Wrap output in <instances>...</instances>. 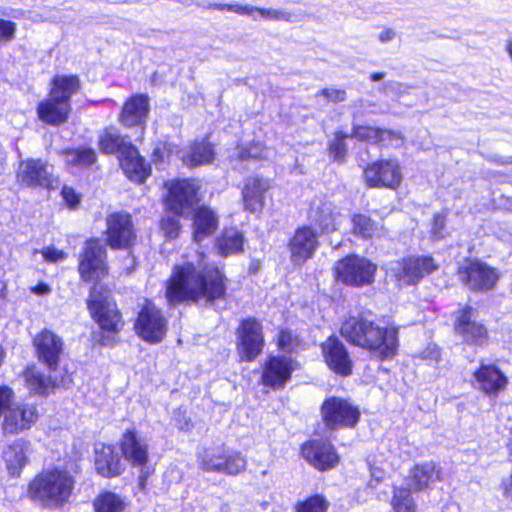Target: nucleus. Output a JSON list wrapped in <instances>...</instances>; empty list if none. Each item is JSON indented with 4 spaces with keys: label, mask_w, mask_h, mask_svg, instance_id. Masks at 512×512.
<instances>
[{
    "label": "nucleus",
    "mask_w": 512,
    "mask_h": 512,
    "mask_svg": "<svg viewBox=\"0 0 512 512\" xmlns=\"http://www.w3.org/2000/svg\"><path fill=\"white\" fill-rule=\"evenodd\" d=\"M228 283L223 268L211 264L197 270L194 263L186 262L174 266L165 282V298L170 306L200 300L215 304L227 299Z\"/></svg>",
    "instance_id": "1"
},
{
    "label": "nucleus",
    "mask_w": 512,
    "mask_h": 512,
    "mask_svg": "<svg viewBox=\"0 0 512 512\" xmlns=\"http://www.w3.org/2000/svg\"><path fill=\"white\" fill-rule=\"evenodd\" d=\"M161 205L164 215L158 221V228L167 241H173L183 232L182 218L202 201V182L196 177H175L162 184Z\"/></svg>",
    "instance_id": "2"
},
{
    "label": "nucleus",
    "mask_w": 512,
    "mask_h": 512,
    "mask_svg": "<svg viewBox=\"0 0 512 512\" xmlns=\"http://www.w3.org/2000/svg\"><path fill=\"white\" fill-rule=\"evenodd\" d=\"M82 89L77 74H57L50 80L47 96L36 106L38 120L45 126L60 127L72 114V97Z\"/></svg>",
    "instance_id": "3"
},
{
    "label": "nucleus",
    "mask_w": 512,
    "mask_h": 512,
    "mask_svg": "<svg viewBox=\"0 0 512 512\" xmlns=\"http://www.w3.org/2000/svg\"><path fill=\"white\" fill-rule=\"evenodd\" d=\"M75 483V477L69 471L59 468L48 469L30 482L27 495L44 508H61L68 503Z\"/></svg>",
    "instance_id": "4"
},
{
    "label": "nucleus",
    "mask_w": 512,
    "mask_h": 512,
    "mask_svg": "<svg viewBox=\"0 0 512 512\" xmlns=\"http://www.w3.org/2000/svg\"><path fill=\"white\" fill-rule=\"evenodd\" d=\"M455 275L469 291L485 293L497 286L501 273L496 267L479 258L466 257L457 266Z\"/></svg>",
    "instance_id": "5"
},
{
    "label": "nucleus",
    "mask_w": 512,
    "mask_h": 512,
    "mask_svg": "<svg viewBox=\"0 0 512 512\" xmlns=\"http://www.w3.org/2000/svg\"><path fill=\"white\" fill-rule=\"evenodd\" d=\"M104 246L113 251H132L138 242L133 217L126 211H114L105 219Z\"/></svg>",
    "instance_id": "6"
},
{
    "label": "nucleus",
    "mask_w": 512,
    "mask_h": 512,
    "mask_svg": "<svg viewBox=\"0 0 512 512\" xmlns=\"http://www.w3.org/2000/svg\"><path fill=\"white\" fill-rule=\"evenodd\" d=\"M354 345L375 350L381 360L397 354L398 331L395 327H380L375 322H360L359 332L354 335Z\"/></svg>",
    "instance_id": "7"
},
{
    "label": "nucleus",
    "mask_w": 512,
    "mask_h": 512,
    "mask_svg": "<svg viewBox=\"0 0 512 512\" xmlns=\"http://www.w3.org/2000/svg\"><path fill=\"white\" fill-rule=\"evenodd\" d=\"M77 271L81 281L98 284L109 275L105 246L97 237L88 238L78 256Z\"/></svg>",
    "instance_id": "8"
},
{
    "label": "nucleus",
    "mask_w": 512,
    "mask_h": 512,
    "mask_svg": "<svg viewBox=\"0 0 512 512\" xmlns=\"http://www.w3.org/2000/svg\"><path fill=\"white\" fill-rule=\"evenodd\" d=\"M15 181L20 189L53 191L57 188L59 179L53 174L46 160L27 158L18 163Z\"/></svg>",
    "instance_id": "9"
},
{
    "label": "nucleus",
    "mask_w": 512,
    "mask_h": 512,
    "mask_svg": "<svg viewBox=\"0 0 512 512\" xmlns=\"http://www.w3.org/2000/svg\"><path fill=\"white\" fill-rule=\"evenodd\" d=\"M362 179L367 188L395 191L401 186L403 175L396 159L378 158L364 166Z\"/></svg>",
    "instance_id": "10"
},
{
    "label": "nucleus",
    "mask_w": 512,
    "mask_h": 512,
    "mask_svg": "<svg viewBox=\"0 0 512 512\" xmlns=\"http://www.w3.org/2000/svg\"><path fill=\"white\" fill-rule=\"evenodd\" d=\"M438 269L432 255H409L397 261L394 277L399 285L415 286Z\"/></svg>",
    "instance_id": "11"
},
{
    "label": "nucleus",
    "mask_w": 512,
    "mask_h": 512,
    "mask_svg": "<svg viewBox=\"0 0 512 512\" xmlns=\"http://www.w3.org/2000/svg\"><path fill=\"white\" fill-rule=\"evenodd\" d=\"M319 246L318 234L310 225L298 226L287 242L290 260L298 266L313 258Z\"/></svg>",
    "instance_id": "12"
},
{
    "label": "nucleus",
    "mask_w": 512,
    "mask_h": 512,
    "mask_svg": "<svg viewBox=\"0 0 512 512\" xmlns=\"http://www.w3.org/2000/svg\"><path fill=\"white\" fill-rule=\"evenodd\" d=\"M189 212L193 243L201 244L216 234L220 226V216L214 208L199 202Z\"/></svg>",
    "instance_id": "13"
},
{
    "label": "nucleus",
    "mask_w": 512,
    "mask_h": 512,
    "mask_svg": "<svg viewBox=\"0 0 512 512\" xmlns=\"http://www.w3.org/2000/svg\"><path fill=\"white\" fill-rule=\"evenodd\" d=\"M39 412L34 404L14 403L4 413L2 430L4 434H19L31 429L38 421Z\"/></svg>",
    "instance_id": "14"
},
{
    "label": "nucleus",
    "mask_w": 512,
    "mask_h": 512,
    "mask_svg": "<svg viewBox=\"0 0 512 512\" xmlns=\"http://www.w3.org/2000/svg\"><path fill=\"white\" fill-rule=\"evenodd\" d=\"M237 334L240 359L246 362L255 360L261 354L264 346L260 322H241Z\"/></svg>",
    "instance_id": "15"
},
{
    "label": "nucleus",
    "mask_w": 512,
    "mask_h": 512,
    "mask_svg": "<svg viewBox=\"0 0 512 512\" xmlns=\"http://www.w3.org/2000/svg\"><path fill=\"white\" fill-rule=\"evenodd\" d=\"M150 112L147 94L136 93L129 96L121 107L118 121L126 128L144 127Z\"/></svg>",
    "instance_id": "16"
},
{
    "label": "nucleus",
    "mask_w": 512,
    "mask_h": 512,
    "mask_svg": "<svg viewBox=\"0 0 512 512\" xmlns=\"http://www.w3.org/2000/svg\"><path fill=\"white\" fill-rule=\"evenodd\" d=\"M86 306L92 320H120L121 312L106 289L91 287Z\"/></svg>",
    "instance_id": "17"
},
{
    "label": "nucleus",
    "mask_w": 512,
    "mask_h": 512,
    "mask_svg": "<svg viewBox=\"0 0 512 512\" xmlns=\"http://www.w3.org/2000/svg\"><path fill=\"white\" fill-rule=\"evenodd\" d=\"M472 377L475 388L487 395H498L508 385V378L494 364L481 363Z\"/></svg>",
    "instance_id": "18"
},
{
    "label": "nucleus",
    "mask_w": 512,
    "mask_h": 512,
    "mask_svg": "<svg viewBox=\"0 0 512 512\" xmlns=\"http://www.w3.org/2000/svg\"><path fill=\"white\" fill-rule=\"evenodd\" d=\"M203 9L207 11L231 12L237 15H252L256 12L266 20L285 22L292 21V14L288 11L254 7L239 3L208 2L203 6Z\"/></svg>",
    "instance_id": "19"
},
{
    "label": "nucleus",
    "mask_w": 512,
    "mask_h": 512,
    "mask_svg": "<svg viewBox=\"0 0 512 512\" xmlns=\"http://www.w3.org/2000/svg\"><path fill=\"white\" fill-rule=\"evenodd\" d=\"M271 188V183L259 175L245 179L241 191L243 208L250 213L261 212L265 206V194Z\"/></svg>",
    "instance_id": "20"
},
{
    "label": "nucleus",
    "mask_w": 512,
    "mask_h": 512,
    "mask_svg": "<svg viewBox=\"0 0 512 512\" xmlns=\"http://www.w3.org/2000/svg\"><path fill=\"white\" fill-rule=\"evenodd\" d=\"M118 162L125 176L135 184H144L152 174L150 163L141 156L135 145L122 156H118Z\"/></svg>",
    "instance_id": "21"
},
{
    "label": "nucleus",
    "mask_w": 512,
    "mask_h": 512,
    "mask_svg": "<svg viewBox=\"0 0 512 512\" xmlns=\"http://www.w3.org/2000/svg\"><path fill=\"white\" fill-rule=\"evenodd\" d=\"M33 343L39 359L54 371L63 351L62 339L52 331L44 329L35 336Z\"/></svg>",
    "instance_id": "22"
},
{
    "label": "nucleus",
    "mask_w": 512,
    "mask_h": 512,
    "mask_svg": "<svg viewBox=\"0 0 512 512\" xmlns=\"http://www.w3.org/2000/svg\"><path fill=\"white\" fill-rule=\"evenodd\" d=\"M294 369V362L290 358L271 356L266 361L262 381L266 386L281 388L290 379Z\"/></svg>",
    "instance_id": "23"
},
{
    "label": "nucleus",
    "mask_w": 512,
    "mask_h": 512,
    "mask_svg": "<svg viewBox=\"0 0 512 512\" xmlns=\"http://www.w3.org/2000/svg\"><path fill=\"white\" fill-rule=\"evenodd\" d=\"M31 452V442L23 438L14 440L3 450L2 457L11 476H20Z\"/></svg>",
    "instance_id": "24"
},
{
    "label": "nucleus",
    "mask_w": 512,
    "mask_h": 512,
    "mask_svg": "<svg viewBox=\"0 0 512 512\" xmlns=\"http://www.w3.org/2000/svg\"><path fill=\"white\" fill-rule=\"evenodd\" d=\"M216 158L215 145L209 140V136L193 140L187 153L182 157V163L190 168H196L212 164Z\"/></svg>",
    "instance_id": "25"
},
{
    "label": "nucleus",
    "mask_w": 512,
    "mask_h": 512,
    "mask_svg": "<svg viewBox=\"0 0 512 512\" xmlns=\"http://www.w3.org/2000/svg\"><path fill=\"white\" fill-rule=\"evenodd\" d=\"M303 457L319 470L333 468L338 457L329 443L312 441L304 444L301 449Z\"/></svg>",
    "instance_id": "26"
},
{
    "label": "nucleus",
    "mask_w": 512,
    "mask_h": 512,
    "mask_svg": "<svg viewBox=\"0 0 512 512\" xmlns=\"http://www.w3.org/2000/svg\"><path fill=\"white\" fill-rule=\"evenodd\" d=\"M322 415L325 424L331 429L349 426L352 420V406L346 400L331 397L323 403Z\"/></svg>",
    "instance_id": "27"
},
{
    "label": "nucleus",
    "mask_w": 512,
    "mask_h": 512,
    "mask_svg": "<svg viewBox=\"0 0 512 512\" xmlns=\"http://www.w3.org/2000/svg\"><path fill=\"white\" fill-rule=\"evenodd\" d=\"M95 469L103 477L112 478L123 471L120 456L110 445L97 444L95 446Z\"/></svg>",
    "instance_id": "28"
},
{
    "label": "nucleus",
    "mask_w": 512,
    "mask_h": 512,
    "mask_svg": "<svg viewBox=\"0 0 512 512\" xmlns=\"http://www.w3.org/2000/svg\"><path fill=\"white\" fill-rule=\"evenodd\" d=\"M97 145L102 154L117 155L118 157L122 156L134 144L127 140L115 126L109 125L99 133Z\"/></svg>",
    "instance_id": "29"
},
{
    "label": "nucleus",
    "mask_w": 512,
    "mask_h": 512,
    "mask_svg": "<svg viewBox=\"0 0 512 512\" xmlns=\"http://www.w3.org/2000/svg\"><path fill=\"white\" fill-rule=\"evenodd\" d=\"M322 351L326 363L334 372L341 375L350 374V359L342 342L330 337L323 343Z\"/></svg>",
    "instance_id": "30"
},
{
    "label": "nucleus",
    "mask_w": 512,
    "mask_h": 512,
    "mask_svg": "<svg viewBox=\"0 0 512 512\" xmlns=\"http://www.w3.org/2000/svg\"><path fill=\"white\" fill-rule=\"evenodd\" d=\"M124 458L135 467H143L148 460V445L135 431H127L121 441Z\"/></svg>",
    "instance_id": "31"
},
{
    "label": "nucleus",
    "mask_w": 512,
    "mask_h": 512,
    "mask_svg": "<svg viewBox=\"0 0 512 512\" xmlns=\"http://www.w3.org/2000/svg\"><path fill=\"white\" fill-rule=\"evenodd\" d=\"M245 237L243 232L235 227H226L214 239V248L220 257L241 254L244 251Z\"/></svg>",
    "instance_id": "32"
},
{
    "label": "nucleus",
    "mask_w": 512,
    "mask_h": 512,
    "mask_svg": "<svg viewBox=\"0 0 512 512\" xmlns=\"http://www.w3.org/2000/svg\"><path fill=\"white\" fill-rule=\"evenodd\" d=\"M439 480L440 470L434 462L429 461L414 466L407 477L406 485L409 490L421 491Z\"/></svg>",
    "instance_id": "33"
},
{
    "label": "nucleus",
    "mask_w": 512,
    "mask_h": 512,
    "mask_svg": "<svg viewBox=\"0 0 512 512\" xmlns=\"http://www.w3.org/2000/svg\"><path fill=\"white\" fill-rule=\"evenodd\" d=\"M24 377L29 390L37 394H45L53 388H67L71 382L69 376L62 378L61 381L58 382L56 378L53 379L51 376L47 377L34 368L27 369Z\"/></svg>",
    "instance_id": "34"
},
{
    "label": "nucleus",
    "mask_w": 512,
    "mask_h": 512,
    "mask_svg": "<svg viewBox=\"0 0 512 512\" xmlns=\"http://www.w3.org/2000/svg\"><path fill=\"white\" fill-rule=\"evenodd\" d=\"M454 330L467 344L482 346L488 339L487 329L479 322H456Z\"/></svg>",
    "instance_id": "35"
},
{
    "label": "nucleus",
    "mask_w": 512,
    "mask_h": 512,
    "mask_svg": "<svg viewBox=\"0 0 512 512\" xmlns=\"http://www.w3.org/2000/svg\"><path fill=\"white\" fill-rule=\"evenodd\" d=\"M62 155L68 157V164L75 167L90 168L98 161V155L90 146H78L63 149Z\"/></svg>",
    "instance_id": "36"
},
{
    "label": "nucleus",
    "mask_w": 512,
    "mask_h": 512,
    "mask_svg": "<svg viewBox=\"0 0 512 512\" xmlns=\"http://www.w3.org/2000/svg\"><path fill=\"white\" fill-rule=\"evenodd\" d=\"M378 267L371 260L354 254V287L372 285Z\"/></svg>",
    "instance_id": "37"
},
{
    "label": "nucleus",
    "mask_w": 512,
    "mask_h": 512,
    "mask_svg": "<svg viewBox=\"0 0 512 512\" xmlns=\"http://www.w3.org/2000/svg\"><path fill=\"white\" fill-rule=\"evenodd\" d=\"M134 329L140 338L151 344L161 342L167 332L165 322H135Z\"/></svg>",
    "instance_id": "38"
},
{
    "label": "nucleus",
    "mask_w": 512,
    "mask_h": 512,
    "mask_svg": "<svg viewBox=\"0 0 512 512\" xmlns=\"http://www.w3.org/2000/svg\"><path fill=\"white\" fill-rule=\"evenodd\" d=\"M224 447H216L204 450L199 455V466L206 472L221 473L225 454Z\"/></svg>",
    "instance_id": "39"
},
{
    "label": "nucleus",
    "mask_w": 512,
    "mask_h": 512,
    "mask_svg": "<svg viewBox=\"0 0 512 512\" xmlns=\"http://www.w3.org/2000/svg\"><path fill=\"white\" fill-rule=\"evenodd\" d=\"M124 509L123 498L114 492H102L94 500L95 512H123Z\"/></svg>",
    "instance_id": "40"
},
{
    "label": "nucleus",
    "mask_w": 512,
    "mask_h": 512,
    "mask_svg": "<svg viewBox=\"0 0 512 512\" xmlns=\"http://www.w3.org/2000/svg\"><path fill=\"white\" fill-rule=\"evenodd\" d=\"M266 146L260 141H251L247 144L238 145L236 147V160L244 161H260L265 159Z\"/></svg>",
    "instance_id": "41"
},
{
    "label": "nucleus",
    "mask_w": 512,
    "mask_h": 512,
    "mask_svg": "<svg viewBox=\"0 0 512 512\" xmlns=\"http://www.w3.org/2000/svg\"><path fill=\"white\" fill-rule=\"evenodd\" d=\"M247 460L237 451L225 450L221 473L227 475H238L246 470Z\"/></svg>",
    "instance_id": "42"
},
{
    "label": "nucleus",
    "mask_w": 512,
    "mask_h": 512,
    "mask_svg": "<svg viewBox=\"0 0 512 512\" xmlns=\"http://www.w3.org/2000/svg\"><path fill=\"white\" fill-rule=\"evenodd\" d=\"M98 329L93 331V340L103 346H113L116 343L118 322H97Z\"/></svg>",
    "instance_id": "43"
},
{
    "label": "nucleus",
    "mask_w": 512,
    "mask_h": 512,
    "mask_svg": "<svg viewBox=\"0 0 512 512\" xmlns=\"http://www.w3.org/2000/svg\"><path fill=\"white\" fill-rule=\"evenodd\" d=\"M333 278L337 284L352 285V254H348L335 262Z\"/></svg>",
    "instance_id": "44"
},
{
    "label": "nucleus",
    "mask_w": 512,
    "mask_h": 512,
    "mask_svg": "<svg viewBox=\"0 0 512 512\" xmlns=\"http://www.w3.org/2000/svg\"><path fill=\"white\" fill-rule=\"evenodd\" d=\"M409 488H396L392 499L394 512H415V504Z\"/></svg>",
    "instance_id": "45"
},
{
    "label": "nucleus",
    "mask_w": 512,
    "mask_h": 512,
    "mask_svg": "<svg viewBox=\"0 0 512 512\" xmlns=\"http://www.w3.org/2000/svg\"><path fill=\"white\" fill-rule=\"evenodd\" d=\"M378 230V224L370 217L362 214L354 215V233L369 239L375 236Z\"/></svg>",
    "instance_id": "46"
},
{
    "label": "nucleus",
    "mask_w": 512,
    "mask_h": 512,
    "mask_svg": "<svg viewBox=\"0 0 512 512\" xmlns=\"http://www.w3.org/2000/svg\"><path fill=\"white\" fill-rule=\"evenodd\" d=\"M348 135L342 131H336L334 138L328 145V152L334 161H343L347 156L346 139Z\"/></svg>",
    "instance_id": "47"
},
{
    "label": "nucleus",
    "mask_w": 512,
    "mask_h": 512,
    "mask_svg": "<svg viewBox=\"0 0 512 512\" xmlns=\"http://www.w3.org/2000/svg\"><path fill=\"white\" fill-rule=\"evenodd\" d=\"M403 135L400 131L379 128L376 146L388 148L396 147L403 143Z\"/></svg>",
    "instance_id": "48"
},
{
    "label": "nucleus",
    "mask_w": 512,
    "mask_h": 512,
    "mask_svg": "<svg viewBox=\"0 0 512 512\" xmlns=\"http://www.w3.org/2000/svg\"><path fill=\"white\" fill-rule=\"evenodd\" d=\"M328 503L324 497L314 495L296 505V512H326Z\"/></svg>",
    "instance_id": "49"
},
{
    "label": "nucleus",
    "mask_w": 512,
    "mask_h": 512,
    "mask_svg": "<svg viewBox=\"0 0 512 512\" xmlns=\"http://www.w3.org/2000/svg\"><path fill=\"white\" fill-rule=\"evenodd\" d=\"M60 196L65 207L71 211L77 210L82 201V195L74 187L64 184L60 189Z\"/></svg>",
    "instance_id": "50"
},
{
    "label": "nucleus",
    "mask_w": 512,
    "mask_h": 512,
    "mask_svg": "<svg viewBox=\"0 0 512 512\" xmlns=\"http://www.w3.org/2000/svg\"><path fill=\"white\" fill-rule=\"evenodd\" d=\"M371 477L377 482L384 480L387 474V465L382 455L370 456L367 460Z\"/></svg>",
    "instance_id": "51"
},
{
    "label": "nucleus",
    "mask_w": 512,
    "mask_h": 512,
    "mask_svg": "<svg viewBox=\"0 0 512 512\" xmlns=\"http://www.w3.org/2000/svg\"><path fill=\"white\" fill-rule=\"evenodd\" d=\"M136 320H164V318L161 309L151 299L145 298Z\"/></svg>",
    "instance_id": "52"
},
{
    "label": "nucleus",
    "mask_w": 512,
    "mask_h": 512,
    "mask_svg": "<svg viewBox=\"0 0 512 512\" xmlns=\"http://www.w3.org/2000/svg\"><path fill=\"white\" fill-rule=\"evenodd\" d=\"M379 127L369 125L354 126V138L370 145H376Z\"/></svg>",
    "instance_id": "53"
},
{
    "label": "nucleus",
    "mask_w": 512,
    "mask_h": 512,
    "mask_svg": "<svg viewBox=\"0 0 512 512\" xmlns=\"http://www.w3.org/2000/svg\"><path fill=\"white\" fill-rule=\"evenodd\" d=\"M173 153V145L168 142H159L152 150L151 162L158 166L169 159Z\"/></svg>",
    "instance_id": "54"
},
{
    "label": "nucleus",
    "mask_w": 512,
    "mask_h": 512,
    "mask_svg": "<svg viewBox=\"0 0 512 512\" xmlns=\"http://www.w3.org/2000/svg\"><path fill=\"white\" fill-rule=\"evenodd\" d=\"M447 211L443 213H435L432 217L430 234L432 238L440 240L444 238V229L446 226Z\"/></svg>",
    "instance_id": "55"
},
{
    "label": "nucleus",
    "mask_w": 512,
    "mask_h": 512,
    "mask_svg": "<svg viewBox=\"0 0 512 512\" xmlns=\"http://www.w3.org/2000/svg\"><path fill=\"white\" fill-rule=\"evenodd\" d=\"M17 24L12 20L0 18V43H8L15 38Z\"/></svg>",
    "instance_id": "56"
},
{
    "label": "nucleus",
    "mask_w": 512,
    "mask_h": 512,
    "mask_svg": "<svg viewBox=\"0 0 512 512\" xmlns=\"http://www.w3.org/2000/svg\"><path fill=\"white\" fill-rule=\"evenodd\" d=\"M316 225L323 234H328L336 230L333 214L324 210L320 211V216L316 221Z\"/></svg>",
    "instance_id": "57"
},
{
    "label": "nucleus",
    "mask_w": 512,
    "mask_h": 512,
    "mask_svg": "<svg viewBox=\"0 0 512 512\" xmlns=\"http://www.w3.org/2000/svg\"><path fill=\"white\" fill-rule=\"evenodd\" d=\"M41 253L44 261L48 263L62 262L67 258V254L63 250H59L54 246L43 248Z\"/></svg>",
    "instance_id": "58"
},
{
    "label": "nucleus",
    "mask_w": 512,
    "mask_h": 512,
    "mask_svg": "<svg viewBox=\"0 0 512 512\" xmlns=\"http://www.w3.org/2000/svg\"><path fill=\"white\" fill-rule=\"evenodd\" d=\"M317 95L323 96L328 102H341L346 98V93L341 89L324 88L321 89Z\"/></svg>",
    "instance_id": "59"
},
{
    "label": "nucleus",
    "mask_w": 512,
    "mask_h": 512,
    "mask_svg": "<svg viewBox=\"0 0 512 512\" xmlns=\"http://www.w3.org/2000/svg\"><path fill=\"white\" fill-rule=\"evenodd\" d=\"M295 341L296 338L290 331L281 330L278 335L277 344L280 349L289 351L292 350Z\"/></svg>",
    "instance_id": "60"
},
{
    "label": "nucleus",
    "mask_w": 512,
    "mask_h": 512,
    "mask_svg": "<svg viewBox=\"0 0 512 512\" xmlns=\"http://www.w3.org/2000/svg\"><path fill=\"white\" fill-rule=\"evenodd\" d=\"M13 397V392L8 387H0V416L8 409V407L12 406L11 400Z\"/></svg>",
    "instance_id": "61"
},
{
    "label": "nucleus",
    "mask_w": 512,
    "mask_h": 512,
    "mask_svg": "<svg viewBox=\"0 0 512 512\" xmlns=\"http://www.w3.org/2000/svg\"><path fill=\"white\" fill-rule=\"evenodd\" d=\"M477 313L476 308L469 304L461 305L455 313V320H471Z\"/></svg>",
    "instance_id": "62"
},
{
    "label": "nucleus",
    "mask_w": 512,
    "mask_h": 512,
    "mask_svg": "<svg viewBox=\"0 0 512 512\" xmlns=\"http://www.w3.org/2000/svg\"><path fill=\"white\" fill-rule=\"evenodd\" d=\"M420 357L424 360L439 361L440 351L436 345H429L421 354Z\"/></svg>",
    "instance_id": "63"
},
{
    "label": "nucleus",
    "mask_w": 512,
    "mask_h": 512,
    "mask_svg": "<svg viewBox=\"0 0 512 512\" xmlns=\"http://www.w3.org/2000/svg\"><path fill=\"white\" fill-rule=\"evenodd\" d=\"M31 292L37 294V295H46L50 293L51 288L50 286L45 282H39L35 286L31 287Z\"/></svg>",
    "instance_id": "64"
}]
</instances>
